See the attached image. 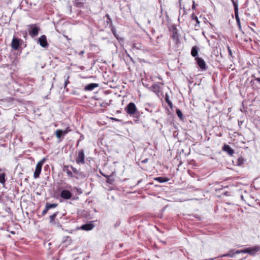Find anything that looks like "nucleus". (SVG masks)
Instances as JSON below:
<instances>
[{
    "label": "nucleus",
    "mask_w": 260,
    "mask_h": 260,
    "mask_svg": "<svg viewBox=\"0 0 260 260\" xmlns=\"http://www.w3.org/2000/svg\"><path fill=\"white\" fill-rule=\"evenodd\" d=\"M48 210H49V209L47 208V207L46 206H45V209L43 210V211L42 212V215H45L47 213Z\"/></svg>",
    "instance_id": "f704fd0d"
},
{
    "label": "nucleus",
    "mask_w": 260,
    "mask_h": 260,
    "mask_svg": "<svg viewBox=\"0 0 260 260\" xmlns=\"http://www.w3.org/2000/svg\"><path fill=\"white\" fill-rule=\"evenodd\" d=\"M60 197L64 199L68 200L72 197V193L69 190L64 189L61 191Z\"/></svg>",
    "instance_id": "1a4fd4ad"
},
{
    "label": "nucleus",
    "mask_w": 260,
    "mask_h": 260,
    "mask_svg": "<svg viewBox=\"0 0 260 260\" xmlns=\"http://www.w3.org/2000/svg\"><path fill=\"white\" fill-rule=\"evenodd\" d=\"M142 45L139 42H134L132 44V48L133 50H139L142 49Z\"/></svg>",
    "instance_id": "4468645a"
},
{
    "label": "nucleus",
    "mask_w": 260,
    "mask_h": 260,
    "mask_svg": "<svg viewBox=\"0 0 260 260\" xmlns=\"http://www.w3.org/2000/svg\"><path fill=\"white\" fill-rule=\"evenodd\" d=\"M108 105V104L105 102H103L101 104L100 106L102 107H106Z\"/></svg>",
    "instance_id": "e433bc0d"
},
{
    "label": "nucleus",
    "mask_w": 260,
    "mask_h": 260,
    "mask_svg": "<svg viewBox=\"0 0 260 260\" xmlns=\"http://www.w3.org/2000/svg\"><path fill=\"white\" fill-rule=\"evenodd\" d=\"M70 168L72 170L73 172L81 177H85V175L82 172L79 171L76 168H74L72 166H70Z\"/></svg>",
    "instance_id": "dca6fc26"
},
{
    "label": "nucleus",
    "mask_w": 260,
    "mask_h": 260,
    "mask_svg": "<svg viewBox=\"0 0 260 260\" xmlns=\"http://www.w3.org/2000/svg\"><path fill=\"white\" fill-rule=\"evenodd\" d=\"M214 259H215V257L212 258L205 259L204 260H214Z\"/></svg>",
    "instance_id": "c03bdc74"
},
{
    "label": "nucleus",
    "mask_w": 260,
    "mask_h": 260,
    "mask_svg": "<svg viewBox=\"0 0 260 260\" xmlns=\"http://www.w3.org/2000/svg\"><path fill=\"white\" fill-rule=\"evenodd\" d=\"M85 53V51L84 50H82V51H81L80 52H79V55H83Z\"/></svg>",
    "instance_id": "58836bf2"
},
{
    "label": "nucleus",
    "mask_w": 260,
    "mask_h": 260,
    "mask_svg": "<svg viewBox=\"0 0 260 260\" xmlns=\"http://www.w3.org/2000/svg\"><path fill=\"white\" fill-rule=\"evenodd\" d=\"M112 31L114 35L116 36L115 35V30H114L113 28H112Z\"/></svg>",
    "instance_id": "79ce46f5"
},
{
    "label": "nucleus",
    "mask_w": 260,
    "mask_h": 260,
    "mask_svg": "<svg viewBox=\"0 0 260 260\" xmlns=\"http://www.w3.org/2000/svg\"><path fill=\"white\" fill-rule=\"evenodd\" d=\"M150 22H150V20H148V24H150Z\"/></svg>",
    "instance_id": "49530a36"
},
{
    "label": "nucleus",
    "mask_w": 260,
    "mask_h": 260,
    "mask_svg": "<svg viewBox=\"0 0 260 260\" xmlns=\"http://www.w3.org/2000/svg\"><path fill=\"white\" fill-rule=\"evenodd\" d=\"M22 42V40H21L20 39H18L14 37L11 42L12 48L15 50H18Z\"/></svg>",
    "instance_id": "20e7f679"
},
{
    "label": "nucleus",
    "mask_w": 260,
    "mask_h": 260,
    "mask_svg": "<svg viewBox=\"0 0 260 260\" xmlns=\"http://www.w3.org/2000/svg\"><path fill=\"white\" fill-rule=\"evenodd\" d=\"M227 49H228V52H229V55L232 58H233L234 56L233 55V53H232V50L231 49L230 47L229 46H227Z\"/></svg>",
    "instance_id": "473e14b6"
},
{
    "label": "nucleus",
    "mask_w": 260,
    "mask_h": 260,
    "mask_svg": "<svg viewBox=\"0 0 260 260\" xmlns=\"http://www.w3.org/2000/svg\"><path fill=\"white\" fill-rule=\"evenodd\" d=\"M40 45L42 47H47L48 46V44L47 41V38L45 35H42L38 40Z\"/></svg>",
    "instance_id": "0eeeda50"
},
{
    "label": "nucleus",
    "mask_w": 260,
    "mask_h": 260,
    "mask_svg": "<svg viewBox=\"0 0 260 260\" xmlns=\"http://www.w3.org/2000/svg\"><path fill=\"white\" fill-rule=\"evenodd\" d=\"M46 206L47 207V208L49 210L52 208H54L57 206V204H49L48 203H47L46 204Z\"/></svg>",
    "instance_id": "a878e982"
},
{
    "label": "nucleus",
    "mask_w": 260,
    "mask_h": 260,
    "mask_svg": "<svg viewBox=\"0 0 260 260\" xmlns=\"http://www.w3.org/2000/svg\"><path fill=\"white\" fill-rule=\"evenodd\" d=\"M6 182V174L5 173L0 174V183L2 184H5Z\"/></svg>",
    "instance_id": "5701e85b"
},
{
    "label": "nucleus",
    "mask_w": 260,
    "mask_h": 260,
    "mask_svg": "<svg viewBox=\"0 0 260 260\" xmlns=\"http://www.w3.org/2000/svg\"><path fill=\"white\" fill-rule=\"evenodd\" d=\"M147 161H148V159H145L142 160V162H143V163H146L147 162Z\"/></svg>",
    "instance_id": "37998d69"
},
{
    "label": "nucleus",
    "mask_w": 260,
    "mask_h": 260,
    "mask_svg": "<svg viewBox=\"0 0 260 260\" xmlns=\"http://www.w3.org/2000/svg\"><path fill=\"white\" fill-rule=\"evenodd\" d=\"M69 131L68 129H66V130H65V131H62V134H63V135H64L67 134L68 133V132H69Z\"/></svg>",
    "instance_id": "4c0bfd02"
},
{
    "label": "nucleus",
    "mask_w": 260,
    "mask_h": 260,
    "mask_svg": "<svg viewBox=\"0 0 260 260\" xmlns=\"http://www.w3.org/2000/svg\"><path fill=\"white\" fill-rule=\"evenodd\" d=\"M199 51V48L197 46H193L192 48L191 51V55L193 57H197Z\"/></svg>",
    "instance_id": "f3484780"
},
{
    "label": "nucleus",
    "mask_w": 260,
    "mask_h": 260,
    "mask_svg": "<svg viewBox=\"0 0 260 260\" xmlns=\"http://www.w3.org/2000/svg\"><path fill=\"white\" fill-rule=\"evenodd\" d=\"M106 17H107V20L106 21V22L107 23V24H109L110 26H111L112 25V20L109 16V14H107L106 15Z\"/></svg>",
    "instance_id": "c756f323"
},
{
    "label": "nucleus",
    "mask_w": 260,
    "mask_h": 260,
    "mask_svg": "<svg viewBox=\"0 0 260 260\" xmlns=\"http://www.w3.org/2000/svg\"><path fill=\"white\" fill-rule=\"evenodd\" d=\"M111 119L112 120L116 121H119V120L118 119H117V118H111Z\"/></svg>",
    "instance_id": "a19ab883"
},
{
    "label": "nucleus",
    "mask_w": 260,
    "mask_h": 260,
    "mask_svg": "<svg viewBox=\"0 0 260 260\" xmlns=\"http://www.w3.org/2000/svg\"><path fill=\"white\" fill-rule=\"evenodd\" d=\"M76 161L78 164L85 163V155L83 150L81 149L79 151Z\"/></svg>",
    "instance_id": "39448f33"
},
{
    "label": "nucleus",
    "mask_w": 260,
    "mask_h": 260,
    "mask_svg": "<svg viewBox=\"0 0 260 260\" xmlns=\"http://www.w3.org/2000/svg\"><path fill=\"white\" fill-rule=\"evenodd\" d=\"M233 252V250H231L230 251L229 253L223 254L221 256V257L230 256L231 257H233L234 256L235 254L234 253L231 254V252Z\"/></svg>",
    "instance_id": "7c9ffc66"
},
{
    "label": "nucleus",
    "mask_w": 260,
    "mask_h": 260,
    "mask_svg": "<svg viewBox=\"0 0 260 260\" xmlns=\"http://www.w3.org/2000/svg\"><path fill=\"white\" fill-rule=\"evenodd\" d=\"M126 113L130 116H132L135 122L140 121V112L138 111L137 108L134 103H129L125 108Z\"/></svg>",
    "instance_id": "f257e3e1"
},
{
    "label": "nucleus",
    "mask_w": 260,
    "mask_h": 260,
    "mask_svg": "<svg viewBox=\"0 0 260 260\" xmlns=\"http://www.w3.org/2000/svg\"><path fill=\"white\" fill-rule=\"evenodd\" d=\"M176 114H177V116H178V117L180 119H183V114H182V113L180 109H177L176 110Z\"/></svg>",
    "instance_id": "c85d7f7f"
},
{
    "label": "nucleus",
    "mask_w": 260,
    "mask_h": 260,
    "mask_svg": "<svg viewBox=\"0 0 260 260\" xmlns=\"http://www.w3.org/2000/svg\"><path fill=\"white\" fill-rule=\"evenodd\" d=\"M64 78L66 79V80L64 81V88H66V86H67V85L69 83V79L70 78V76H69V75L65 76Z\"/></svg>",
    "instance_id": "2f4dec72"
},
{
    "label": "nucleus",
    "mask_w": 260,
    "mask_h": 260,
    "mask_svg": "<svg viewBox=\"0 0 260 260\" xmlns=\"http://www.w3.org/2000/svg\"><path fill=\"white\" fill-rule=\"evenodd\" d=\"M1 171H2V169H0V172H1Z\"/></svg>",
    "instance_id": "8fccbe9b"
},
{
    "label": "nucleus",
    "mask_w": 260,
    "mask_h": 260,
    "mask_svg": "<svg viewBox=\"0 0 260 260\" xmlns=\"http://www.w3.org/2000/svg\"><path fill=\"white\" fill-rule=\"evenodd\" d=\"M191 17L192 20L196 21V22L197 23V24L196 25V26H197V25H199L200 21H199L197 16H196L194 13H192L191 14Z\"/></svg>",
    "instance_id": "393cba45"
},
{
    "label": "nucleus",
    "mask_w": 260,
    "mask_h": 260,
    "mask_svg": "<svg viewBox=\"0 0 260 260\" xmlns=\"http://www.w3.org/2000/svg\"><path fill=\"white\" fill-rule=\"evenodd\" d=\"M57 214H58V212H56L49 216L50 222L52 223L54 221L55 219Z\"/></svg>",
    "instance_id": "bb28decb"
},
{
    "label": "nucleus",
    "mask_w": 260,
    "mask_h": 260,
    "mask_svg": "<svg viewBox=\"0 0 260 260\" xmlns=\"http://www.w3.org/2000/svg\"><path fill=\"white\" fill-rule=\"evenodd\" d=\"M238 161H239V162H241V161H240L239 159H238Z\"/></svg>",
    "instance_id": "de8ad7c7"
},
{
    "label": "nucleus",
    "mask_w": 260,
    "mask_h": 260,
    "mask_svg": "<svg viewBox=\"0 0 260 260\" xmlns=\"http://www.w3.org/2000/svg\"><path fill=\"white\" fill-rule=\"evenodd\" d=\"M150 89L156 94L160 92V87L158 84H154L150 87Z\"/></svg>",
    "instance_id": "2eb2a0df"
},
{
    "label": "nucleus",
    "mask_w": 260,
    "mask_h": 260,
    "mask_svg": "<svg viewBox=\"0 0 260 260\" xmlns=\"http://www.w3.org/2000/svg\"><path fill=\"white\" fill-rule=\"evenodd\" d=\"M31 29L29 30V34L31 37H35L38 35L39 32V28L36 26H31Z\"/></svg>",
    "instance_id": "9b49d317"
},
{
    "label": "nucleus",
    "mask_w": 260,
    "mask_h": 260,
    "mask_svg": "<svg viewBox=\"0 0 260 260\" xmlns=\"http://www.w3.org/2000/svg\"><path fill=\"white\" fill-rule=\"evenodd\" d=\"M55 135L57 138H60L62 134V131L61 129H57L55 132Z\"/></svg>",
    "instance_id": "cd10ccee"
},
{
    "label": "nucleus",
    "mask_w": 260,
    "mask_h": 260,
    "mask_svg": "<svg viewBox=\"0 0 260 260\" xmlns=\"http://www.w3.org/2000/svg\"><path fill=\"white\" fill-rule=\"evenodd\" d=\"M99 84L98 83H92L87 85L85 88V90L92 91L94 88L98 87Z\"/></svg>",
    "instance_id": "f8f14e48"
},
{
    "label": "nucleus",
    "mask_w": 260,
    "mask_h": 260,
    "mask_svg": "<svg viewBox=\"0 0 260 260\" xmlns=\"http://www.w3.org/2000/svg\"><path fill=\"white\" fill-rule=\"evenodd\" d=\"M141 181H142V179H140V180H139L138 181L137 184H139L140 183H141Z\"/></svg>",
    "instance_id": "a18cd8bd"
},
{
    "label": "nucleus",
    "mask_w": 260,
    "mask_h": 260,
    "mask_svg": "<svg viewBox=\"0 0 260 260\" xmlns=\"http://www.w3.org/2000/svg\"><path fill=\"white\" fill-rule=\"evenodd\" d=\"M197 5L195 3L194 1H192V9L195 10Z\"/></svg>",
    "instance_id": "c9c22d12"
},
{
    "label": "nucleus",
    "mask_w": 260,
    "mask_h": 260,
    "mask_svg": "<svg viewBox=\"0 0 260 260\" xmlns=\"http://www.w3.org/2000/svg\"><path fill=\"white\" fill-rule=\"evenodd\" d=\"M72 242V239L69 236H66L63 238L62 243L64 244L66 246L70 245Z\"/></svg>",
    "instance_id": "a211bd4d"
},
{
    "label": "nucleus",
    "mask_w": 260,
    "mask_h": 260,
    "mask_svg": "<svg viewBox=\"0 0 260 260\" xmlns=\"http://www.w3.org/2000/svg\"><path fill=\"white\" fill-rule=\"evenodd\" d=\"M222 150L225 151L230 156H233L234 153V150L230 146L224 144L222 147Z\"/></svg>",
    "instance_id": "9d476101"
},
{
    "label": "nucleus",
    "mask_w": 260,
    "mask_h": 260,
    "mask_svg": "<svg viewBox=\"0 0 260 260\" xmlns=\"http://www.w3.org/2000/svg\"><path fill=\"white\" fill-rule=\"evenodd\" d=\"M102 175L103 176L105 177L106 178H107L106 182L108 183L112 184L113 183V182H114V179L112 177V176L106 175H104L103 174H102Z\"/></svg>",
    "instance_id": "aec40b11"
},
{
    "label": "nucleus",
    "mask_w": 260,
    "mask_h": 260,
    "mask_svg": "<svg viewBox=\"0 0 260 260\" xmlns=\"http://www.w3.org/2000/svg\"><path fill=\"white\" fill-rule=\"evenodd\" d=\"M260 250V247L258 246H255L252 247H248L245 248V253H248L250 255H254Z\"/></svg>",
    "instance_id": "423d86ee"
},
{
    "label": "nucleus",
    "mask_w": 260,
    "mask_h": 260,
    "mask_svg": "<svg viewBox=\"0 0 260 260\" xmlns=\"http://www.w3.org/2000/svg\"><path fill=\"white\" fill-rule=\"evenodd\" d=\"M46 161L45 158H43L41 160H40L37 164L36 166V169L35 170V172L34 173V178L35 179L38 178L40 176V175L41 173L42 168L43 165L44 164V162Z\"/></svg>",
    "instance_id": "f03ea898"
},
{
    "label": "nucleus",
    "mask_w": 260,
    "mask_h": 260,
    "mask_svg": "<svg viewBox=\"0 0 260 260\" xmlns=\"http://www.w3.org/2000/svg\"><path fill=\"white\" fill-rule=\"evenodd\" d=\"M232 2L233 4L234 8V12H235L236 20L237 23L238 24L239 30L241 31L242 27H241V25L240 20V18L239 17V13H238V11H239L238 4L234 0H232Z\"/></svg>",
    "instance_id": "7ed1b4c3"
},
{
    "label": "nucleus",
    "mask_w": 260,
    "mask_h": 260,
    "mask_svg": "<svg viewBox=\"0 0 260 260\" xmlns=\"http://www.w3.org/2000/svg\"><path fill=\"white\" fill-rule=\"evenodd\" d=\"M172 38L173 39V40L174 41V42H175V43L177 44L179 42V35L176 31L173 32L172 36Z\"/></svg>",
    "instance_id": "412c9836"
},
{
    "label": "nucleus",
    "mask_w": 260,
    "mask_h": 260,
    "mask_svg": "<svg viewBox=\"0 0 260 260\" xmlns=\"http://www.w3.org/2000/svg\"><path fill=\"white\" fill-rule=\"evenodd\" d=\"M94 228V225L92 223H87L82 225L80 229L84 231H90Z\"/></svg>",
    "instance_id": "ddd939ff"
},
{
    "label": "nucleus",
    "mask_w": 260,
    "mask_h": 260,
    "mask_svg": "<svg viewBox=\"0 0 260 260\" xmlns=\"http://www.w3.org/2000/svg\"><path fill=\"white\" fill-rule=\"evenodd\" d=\"M165 101L168 104V106L171 108H172L173 107V104L172 102L170 100L169 95L168 94H166L165 98Z\"/></svg>",
    "instance_id": "b1692460"
},
{
    "label": "nucleus",
    "mask_w": 260,
    "mask_h": 260,
    "mask_svg": "<svg viewBox=\"0 0 260 260\" xmlns=\"http://www.w3.org/2000/svg\"><path fill=\"white\" fill-rule=\"evenodd\" d=\"M255 80H256L259 84H260V77L259 78H256Z\"/></svg>",
    "instance_id": "ea45409f"
},
{
    "label": "nucleus",
    "mask_w": 260,
    "mask_h": 260,
    "mask_svg": "<svg viewBox=\"0 0 260 260\" xmlns=\"http://www.w3.org/2000/svg\"><path fill=\"white\" fill-rule=\"evenodd\" d=\"M238 161H239V162H241V161H240L239 159H238Z\"/></svg>",
    "instance_id": "09e8293b"
},
{
    "label": "nucleus",
    "mask_w": 260,
    "mask_h": 260,
    "mask_svg": "<svg viewBox=\"0 0 260 260\" xmlns=\"http://www.w3.org/2000/svg\"><path fill=\"white\" fill-rule=\"evenodd\" d=\"M195 59L197 62L198 65L202 70H205L206 69V64L204 59L199 57H196Z\"/></svg>",
    "instance_id": "6e6552de"
},
{
    "label": "nucleus",
    "mask_w": 260,
    "mask_h": 260,
    "mask_svg": "<svg viewBox=\"0 0 260 260\" xmlns=\"http://www.w3.org/2000/svg\"><path fill=\"white\" fill-rule=\"evenodd\" d=\"M241 253H245V249L243 250H238L235 252L234 254H239Z\"/></svg>",
    "instance_id": "72a5a7b5"
},
{
    "label": "nucleus",
    "mask_w": 260,
    "mask_h": 260,
    "mask_svg": "<svg viewBox=\"0 0 260 260\" xmlns=\"http://www.w3.org/2000/svg\"><path fill=\"white\" fill-rule=\"evenodd\" d=\"M69 166H64L63 168V172H66L67 174V175L71 178H73L74 176L73 175V173L68 169Z\"/></svg>",
    "instance_id": "6ab92c4d"
},
{
    "label": "nucleus",
    "mask_w": 260,
    "mask_h": 260,
    "mask_svg": "<svg viewBox=\"0 0 260 260\" xmlns=\"http://www.w3.org/2000/svg\"><path fill=\"white\" fill-rule=\"evenodd\" d=\"M154 180L157 181L159 183H164L169 181V179L167 178L158 177L154 178Z\"/></svg>",
    "instance_id": "4be33fe9"
}]
</instances>
